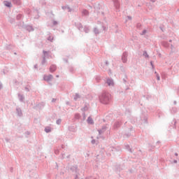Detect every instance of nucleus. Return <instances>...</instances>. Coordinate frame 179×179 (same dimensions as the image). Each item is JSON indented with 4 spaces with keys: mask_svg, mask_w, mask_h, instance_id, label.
I'll return each mask as SVG.
<instances>
[{
    "mask_svg": "<svg viewBox=\"0 0 179 179\" xmlns=\"http://www.w3.org/2000/svg\"><path fill=\"white\" fill-rule=\"evenodd\" d=\"M99 99L102 104H108L110 103V100H111V94L106 91H103L99 95Z\"/></svg>",
    "mask_w": 179,
    "mask_h": 179,
    "instance_id": "nucleus-1",
    "label": "nucleus"
},
{
    "mask_svg": "<svg viewBox=\"0 0 179 179\" xmlns=\"http://www.w3.org/2000/svg\"><path fill=\"white\" fill-rule=\"evenodd\" d=\"M121 125H122V120H117L113 124V129L117 131L119 128H121Z\"/></svg>",
    "mask_w": 179,
    "mask_h": 179,
    "instance_id": "nucleus-2",
    "label": "nucleus"
},
{
    "mask_svg": "<svg viewBox=\"0 0 179 179\" xmlns=\"http://www.w3.org/2000/svg\"><path fill=\"white\" fill-rule=\"evenodd\" d=\"M122 61L124 64L128 61V52H124L122 55Z\"/></svg>",
    "mask_w": 179,
    "mask_h": 179,
    "instance_id": "nucleus-3",
    "label": "nucleus"
},
{
    "mask_svg": "<svg viewBox=\"0 0 179 179\" xmlns=\"http://www.w3.org/2000/svg\"><path fill=\"white\" fill-rule=\"evenodd\" d=\"M52 79H54V76L51 74L43 76V80H45L46 82H50V80H52Z\"/></svg>",
    "mask_w": 179,
    "mask_h": 179,
    "instance_id": "nucleus-4",
    "label": "nucleus"
},
{
    "mask_svg": "<svg viewBox=\"0 0 179 179\" xmlns=\"http://www.w3.org/2000/svg\"><path fill=\"white\" fill-rule=\"evenodd\" d=\"M108 129L107 125L102 126L101 129H98V132L99 135H101L102 134H104L105 131H106Z\"/></svg>",
    "mask_w": 179,
    "mask_h": 179,
    "instance_id": "nucleus-5",
    "label": "nucleus"
},
{
    "mask_svg": "<svg viewBox=\"0 0 179 179\" xmlns=\"http://www.w3.org/2000/svg\"><path fill=\"white\" fill-rule=\"evenodd\" d=\"M114 6L117 10H120V1L118 0H112Z\"/></svg>",
    "mask_w": 179,
    "mask_h": 179,
    "instance_id": "nucleus-6",
    "label": "nucleus"
},
{
    "mask_svg": "<svg viewBox=\"0 0 179 179\" xmlns=\"http://www.w3.org/2000/svg\"><path fill=\"white\" fill-rule=\"evenodd\" d=\"M50 72H51V73L55 72L57 71V65L55 64H52L50 66Z\"/></svg>",
    "mask_w": 179,
    "mask_h": 179,
    "instance_id": "nucleus-7",
    "label": "nucleus"
},
{
    "mask_svg": "<svg viewBox=\"0 0 179 179\" xmlns=\"http://www.w3.org/2000/svg\"><path fill=\"white\" fill-rule=\"evenodd\" d=\"M75 26L80 31L83 29V25L80 22H78V23L75 22Z\"/></svg>",
    "mask_w": 179,
    "mask_h": 179,
    "instance_id": "nucleus-8",
    "label": "nucleus"
},
{
    "mask_svg": "<svg viewBox=\"0 0 179 179\" xmlns=\"http://www.w3.org/2000/svg\"><path fill=\"white\" fill-rule=\"evenodd\" d=\"M18 99L21 103H23L24 101V95L20 93L17 94Z\"/></svg>",
    "mask_w": 179,
    "mask_h": 179,
    "instance_id": "nucleus-9",
    "label": "nucleus"
},
{
    "mask_svg": "<svg viewBox=\"0 0 179 179\" xmlns=\"http://www.w3.org/2000/svg\"><path fill=\"white\" fill-rule=\"evenodd\" d=\"M17 114L18 117H22L23 116V112H22V108H16Z\"/></svg>",
    "mask_w": 179,
    "mask_h": 179,
    "instance_id": "nucleus-10",
    "label": "nucleus"
},
{
    "mask_svg": "<svg viewBox=\"0 0 179 179\" xmlns=\"http://www.w3.org/2000/svg\"><path fill=\"white\" fill-rule=\"evenodd\" d=\"M62 9H63V10H68V12H72V10H73V9L71 8V7H69V6H63L62 7Z\"/></svg>",
    "mask_w": 179,
    "mask_h": 179,
    "instance_id": "nucleus-11",
    "label": "nucleus"
},
{
    "mask_svg": "<svg viewBox=\"0 0 179 179\" xmlns=\"http://www.w3.org/2000/svg\"><path fill=\"white\" fill-rule=\"evenodd\" d=\"M81 13L82 16H89L90 15L89 10H87V9H83Z\"/></svg>",
    "mask_w": 179,
    "mask_h": 179,
    "instance_id": "nucleus-12",
    "label": "nucleus"
},
{
    "mask_svg": "<svg viewBox=\"0 0 179 179\" xmlns=\"http://www.w3.org/2000/svg\"><path fill=\"white\" fill-rule=\"evenodd\" d=\"M106 83L108 85V86H114V80H113V79L108 78Z\"/></svg>",
    "mask_w": 179,
    "mask_h": 179,
    "instance_id": "nucleus-13",
    "label": "nucleus"
},
{
    "mask_svg": "<svg viewBox=\"0 0 179 179\" xmlns=\"http://www.w3.org/2000/svg\"><path fill=\"white\" fill-rule=\"evenodd\" d=\"M25 29L27 31H34V28H33V26H31V25H27L25 27Z\"/></svg>",
    "mask_w": 179,
    "mask_h": 179,
    "instance_id": "nucleus-14",
    "label": "nucleus"
},
{
    "mask_svg": "<svg viewBox=\"0 0 179 179\" xmlns=\"http://www.w3.org/2000/svg\"><path fill=\"white\" fill-rule=\"evenodd\" d=\"M50 52H51L50 50L48 51L43 50V57H45V58H49Z\"/></svg>",
    "mask_w": 179,
    "mask_h": 179,
    "instance_id": "nucleus-15",
    "label": "nucleus"
},
{
    "mask_svg": "<svg viewBox=\"0 0 179 179\" xmlns=\"http://www.w3.org/2000/svg\"><path fill=\"white\" fill-rule=\"evenodd\" d=\"M161 44L163 47H165V48H169L170 47V43L167 41H162Z\"/></svg>",
    "mask_w": 179,
    "mask_h": 179,
    "instance_id": "nucleus-16",
    "label": "nucleus"
},
{
    "mask_svg": "<svg viewBox=\"0 0 179 179\" xmlns=\"http://www.w3.org/2000/svg\"><path fill=\"white\" fill-rule=\"evenodd\" d=\"M87 124H90V125H93L94 124V121L92 118V117H88L87 120Z\"/></svg>",
    "mask_w": 179,
    "mask_h": 179,
    "instance_id": "nucleus-17",
    "label": "nucleus"
},
{
    "mask_svg": "<svg viewBox=\"0 0 179 179\" xmlns=\"http://www.w3.org/2000/svg\"><path fill=\"white\" fill-rule=\"evenodd\" d=\"M3 3H4L5 6H6L7 8H12V3H10L8 1H4Z\"/></svg>",
    "mask_w": 179,
    "mask_h": 179,
    "instance_id": "nucleus-18",
    "label": "nucleus"
},
{
    "mask_svg": "<svg viewBox=\"0 0 179 179\" xmlns=\"http://www.w3.org/2000/svg\"><path fill=\"white\" fill-rule=\"evenodd\" d=\"M13 3L19 6L20 5H22V1L20 0H13Z\"/></svg>",
    "mask_w": 179,
    "mask_h": 179,
    "instance_id": "nucleus-19",
    "label": "nucleus"
},
{
    "mask_svg": "<svg viewBox=\"0 0 179 179\" xmlns=\"http://www.w3.org/2000/svg\"><path fill=\"white\" fill-rule=\"evenodd\" d=\"M85 33H89V31H90V29L89 28L88 26H85L84 27V29H83Z\"/></svg>",
    "mask_w": 179,
    "mask_h": 179,
    "instance_id": "nucleus-20",
    "label": "nucleus"
},
{
    "mask_svg": "<svg viewBox=\"0 0 179 179\" xmlns=\"http://www.w3.org/2000/svg\"><path fill=\"white\" fill-rule=\"evenodd\" d=\"M94 33L97 36V34H100V31H99V29L97 27L94 28Z\"/></svg>",
    "mask_w": 179,
    "mask_h": 179,
    "instance_id": "nucleus-21",
    "label": "nucleus"
},
{
    "mask_svg": "<svg viewBox=\"0 0 179 179\" xmlns=\"http://www.w3.org/2000/svg\"><path fill=\"white\" fill-rule=\"evenodd\" d=\"M125 148L127 149V150H128L129 152H130V153H132V148H131V147L129 146V145H125Z\"/></svg>",
    "mask_w": 179,
    "mask_h": 179,
    "instance_id": "nucleus-22",
    "label": "nucleus"
},
{
    "mask_svg": "<svg viewBox=\"0 0 179 179\" xmlns=\"http://www.w3.org/2000/svg\"><path fill=\"white\" fill-rule=\"evenodd\" d=\"M45 132H46V134H48V133L51 132V127H46L45 128Z\"/></svg>",
    "mask_w": 179,
    "mask_h": 179,
    "instance_id": "nucleus-23",
    "label": "nucleus"
},
{
    "mask_svg": "<svg viewBox=\"0 0 179 179\" xmlns=\"http://www.w3.org/2000/svg\"><path fill=\"white\" fill-rule=\"evenodd\" d=\"M143 56L145 57V58H149V55H148V52L146 50L143 51Z\"/></svg>",
    "mask_w": 179,
    "mask_h": 179,
    "instance_id": "nucleus-24",
    "label": "nucleus"
},
{
    "mask_svg": "<svg viewBox=\"0 0 179 179\" xmlns=\"http://www.w3.org/2000/svg\"><path fill=\"white\" fill-rule=\"evenodd\" d=\"M22 17H23V15L22 14H18L17 16H16V20H20L22 19Z\"/></svg>",
    "mask_w": 179,
    "mask_h": 179,
    "instance_id": "nucleus-25",
    "label": "nucleus"
},
{
    "mask_svg": "<svg viewBox=\"0 0 179 179\" xmlns=\"http://www.w3.org/2000/svg\"><path fill=\"white\" fill-rule=\"evenodd\" d=\"M78 99H80V95H79V94L76 93L74 96L75 101H76L78 100Z\"/></svg>",
    "mask_w": 179,
    "mask_h": 179,
    "instance_id": "nucleus-26",
    "label": "nucleus"
},
{
    "mask_svg": "<svg viewBox=\"0 0 179 179\" xmlns=\"http://www.w3.org/2000/svg\"><path fill=\"white\" fill-rule=\"evenodd\" d=\"M142 121H144L145 124H148V117L146 116H144L141 117Z\"/></svg>",
    "mask_w": 179,
    "mask_h": 179,
    "instance_id": "nucleus-27",
    "label": "nucleus"
},
{
    "mask_svg": "<svg viewBox=\"0 0 179 179\" xmlns=\"http://www.w3.org/2000/svg\"><path fill=\"white\" fill-rule=\"evenodd\" d=\"M47 40H48V41H51V43H52V41L54 40V36H49L48 37Z\"/></svg>",
    "mask_w": 179,
    "mask_h": 179,
    "instance_id": "nucleus-28",
    "label": "nucleus"
},
{
    "mask_svg": "<svg viewBox=\"0 0 179 179\" xmlns=\"http://www.w3.org/2000/svg\"><path fill=\"white\" fill-rule=\"evenodd\" d=\"M69 72H71V73H73V71H75V69H73V67H72V66H69Z\"/></svg>",
    "mask_w": 179,
    "mask_h": 179,
    "instance_id": "nucleus-29",
    "label": "nucleus"
},
{
    "mask_svg": "<svg viewBox=\"0 0 179 179\" xmlns=\"http://www.w3.org/2000/svg\"><path fill=\"white\" fill-rule=\"evenodd\" d=\"M45 62H47V60L45 59V57H43V60L41 62V65H45Z\"/></svg>",
    "mask_w": 179,
    "mask_h": 179,
    "instance_id": "nucleus-30",
    "label": "nucleus"
},
{
    "mask_svg": "<svg viewBox=\"0 0 179 179\" xmlns=\"http://www.w3.org/2000/svg\"><path fill=\"white\" fill-rule=\"evenodd\" d=\"M75 118H76V120H79L80 118V114L76 113L75 115Z\"/></svg>",
    "mask_w": 179,
    "mask_h": 179,
    "instance_id": "nucleus-31",
    "label": "nucleus"
},
{
    "mask_svg": "<svg viewBox=\"0 0 179 179\" xmlns=\"http://www.w3.org/2000/svg\"><path fill=\"white\" fill-rule=\"evenodd\" d=\"M95 79H96L97 83H99V82H100V80H101V78L99 76H96Z\"/></svg>",
    "mask_w": 179,
    "mask_h": 179,
    "instance_id": "nucleus-32",
    "label": "nucleus"
},
{
    "mask_svg": "<svg viewBox=\"0 0 179 179\" xmlns=\"http://www.w3.org/2000/svg\"><path fill=\"white\" fill-rule=\"evenodd\" d=\"M61 122H62V120H61V119H58L56 121V124H57V125H61Z\"/></svg>",
    "mask_w": 179,
    "mask_h": 179,
    "instance_id": "nucleus-33",
    "label": "nucleus"
},
{
    "mask_svg": "<svg viewBox=\"0 0 179 179\" xmlns=\"http://www.w3.org/2000/svg\"><path fill=\"white\" fill-rule=\"evenodd\" d=\"M82 110L83 111H87V110H89V108L87 107V106L85 105Z\"/></svg>",
    "mask_w": 179,
    "mask_h": 179,
    "instance_id": "nucleus-34",
    "label": "nucleus"
},
{
    "mask_svg": "<svg viewBox=\"0 0 179 179\" xmlns=\"http://www.w3.org/2000/svg\"><path fill=\"white\" fill-rule=\"evenodd\" d=\"M125 78H123L124 83H127V79H128V76H127V74H124Z\"/></svg>",
    "mask_w": 179,
    "mask_h": 179,
    "instance_id": "nucleus-35",
    "label": "nucleus"
},
{
    "mask_svg": "<svg viewBox=\"0 0 179 179\" xmlns=\"http://www.w3.org/2000/svg\"><path fill=\"white\" fill-rule=\"evenodd\" d=\"M147 31H148L146 29L143 30L142 33L141 34V36H145V34H146Z\"/></svg>",
    "mask_w": 179,
    "mask_h": 179,
    "instance_id": "nucleus-36",
    "label": "nucleus"
},
{
    "mask_svg": "<svg viewBox=\"0 0 179 179\" xmlns=\"http://www.w3.org/2000/svg\"><path fill=\"white\" fill-rule=\"evenodd\" d=\"M55 155H59V149H55Z\"/></svg>",
    "mask_w": 179,
    "mask_h": 179,
    "instance_id": "nucleus-37",
    "label": "nucleus"
},
{
    "mask_svg": "<svg viewBox=\"0 0 179 179\" xmlns=\"http://www.w3.org/2000/svg\"><path fill=\"white\" fill-rule=\"evenodd\" d=\"M136 27L137 29H141V27H142V24L141 23H138Z\"/></svg>",
    "mask_w": 179,
    "mask_h": 179,
    "instance_id": "nucleus-38",
    "label": "nucleus"
},
{
    "mask_svg": "<svg viewBox=\"0 0 179 179\" xmlns=\"http://www.w3.org/2000/svg\"><path fill=\"white\" fill-rule=\"evenodd\" d=\"M52 24H53L54 26H57V25L58 24V22H57L56 20H54V21L52 22Z\"/></svg>",
    "mask_w": 179,
    "mask_h": 179,
    "instance_id": "nucleus-39",
    "label": "nucleus"
},
{
    "mask_svg": "<svg viewBox=\"0 0 179 179\" xmlns=\"http://www.w3.org/2000/svg\"><path fill=\"white\" fill-rule=\"evenodd\" d=\"M171 111H172L173 113H177V108H173L172 110H171Z\"/></svg>",
    "mask_w": 179,
    "mask_h": 179,
    "instance_id": "nucleus-40",
    "label": "nucleus"
},
{
    "mask_svg": "<svg viewBox=\"0 0 179 179\" xmlns=\"http://www.w3.org/2000/svg\"><path fill=\"white\" fill-rule=\"evenodd\" d=\"M34 13H36V15H38V13H40V12L38 11V10L35 9L34 11Z\"/></svg>",
    "mask_w": 179,
    "mask_h": 179,
    "instance_id": "nucleus-41",
    "label": "nucleus"
},
{
    "mask_svg": "<svg viewBox=\"0 0 179 179\" xmlns=\"http://www.w3.org/2000/svg\"><path fill=\"white\" fill-rule=\"evenodd\" d=\"M61 159H62V160H64V159H65V153H62Z\"/></svg>",
    "mask_w": 179,
    "mask_h": 179,
    "instance_id": "nucleus-42",
    "label": "nucleus"
},
{
    "mask_svg": "<svg viewBox=\"0 0 179 179\" xmlns=\"http://www.w3.org/2000/svg\"><path fill=\"white\" fill-rule=\"evenodd\" d=\"M156 78L157 80H160V76L159 74L156 75Z\"/></svg>",
    "mask_w": 179,
    "mask_h": 179,
    "instance_id": "nucleus-43",
    "label": "nucleus"
},
{
    "mask_svg": "<svg viewBox=\"0 0 179 179\" xmlns=\"http://www.w3.org/2000/svg\"><path fill=\"white\" fill-rule=\"evenodd\" d=\"M150 65H151L152 69H155V65H153V62H150Z\"/></svg>",
    "mask_w": 179,
    "mask_h": 179,
    "instance_id": "nucleus-44",
    "label": "nucleus"
},
{
    "mask_svg": "<svg viewBox=\"0 0 179 179\" xmlns=\"http://www.w3.org/2000/svg\"><path fill=\"white\" fill-rule=\"evenodd\" d=\"M91 143H92V145H94V143H96V140H92Z\"/></svg>",
    "mask_w": 179,
    "mask_h": 179,
    "instance_id": "nucleus-45",
    "label": "nucleus"
},
{
    "mask_svg": "<svg viewBox=\"0 0 179 179\" xmlns=\"http://www.w3.org/2000/svg\"><path fill=\"white\" fill-rule=\"evenodd\" d=\"M57 101V99L53 98L52 99V103H55Z\"/></svg>",
    "mask_w": 179,
    "mask_h": 179,
    "instance_id": "nucleus-46",
    "label": "nucleus"
},
{
    "mask_svg": "<svg viewBox=\"0 0 179 179\" xmlns=\"http://www.w3.org/2000/svg\"><path fill=\"white\" fill-rule=\"evenodd\" d=\"M24 89H25V90H26L27 92H30V90H29V87H25Z\"/></svg>",
    "mask_w": 179,
    "mask_h": 179,
    "instance_id": "nucleus-47",
    "label": "nucleus"
},
{
    "mask_svg": "<svg viewBox=\"0 0 179 179\" xmlns=\"http://www.w3.org/2000/svg\"><path fill=\"white\" fill-rule=\"evenodd\" d=\"M2 87H3L2 83H0V90H2Z\"/></svg>",
    "mask_w": 179,
    "mask_h": 179,
    "instance_id": "nucleus-48",
    "label": "nucleus"
},
{
    "mask_svg": "<svg viewBox=\"0 0 179 179\" xmlns=\"http://www.w3.org/2000/svg\"><path fill=\"white\" fill-rule=\"evenodd\" d=\"M105 65H106V66H108V61L106 60V61L105 62Z\"/></svg>",
    "mask_w": 179,
    "mask_h": 179,
    "instance_id": "nucleus-49",
    "label": "nucleus"
},
{
    "mask_svg": "<svg viewBox=\"0 0 179 179\" xmlns=\"http://www.w3.org/2000/svg\"><path fill=\"white\" fill-rule=\"evenodd\" d=\"M34 68H35V69H38V66L37 64H35V65H34Z\"/></svg>",
    "mask_w": 179,
    "mask_h": 179,
    "instance_id": "nucleus-50",
    "label": "nucleus"
},
{
    "mask_svg": "<svg viewBox=\"0 0 179 179\" xmlns=\"http://www.w3.org/2000/svg\"><path fill=\"white\" fill-rule=\"evenodd\" d=\"M126 135V136L127 137V138H129V136H131V134H125Z\"/></svg>",
    "mask_w": 179,
    "mask_h": 179,
    "instance_id": "nucleus-51",
    "label": "nucleus"
},
{
    "mask_svg": "<svg viewBox=\"0 0 179 179\" xmlns=\"http://www.w3.org/2000/svg\"><path fill=\"white\" fill-rule=\"evenodd\" d=\"M127 17H128L129 20H132V17H131V16H127Z\"/></svg>",
    "mask_w": 179,
    "mask_h": 179,
    "instance_id": "nucleus-52",
    "label": "nucleus"
},
{
    "mask_svg": "<svg viewBox=\"0 0 179 179\" xmlns=\"http://www.w3.org/2000/svg\"><path fill=\"white\" fill-rule=\"evenodd\" d=\"M67 159H71V155L66 156Z\"/></svg>",
    "mask_w": 179,
    "mask_h": 179,
    "instance_id": "nucleus-53",
    "label": "nucleus"
},
{
    "mask_svg": "<svg viewBox=\"0 0 179 179\" xmlns=\"http://www.w3.org/2000/svg\"><path fill=\"white\" fill-rule=\"evenodd\" d=\"M30 12H31L30 9H28V10H27V13H28V15L30 14Z\"/></svg>",
    "mask_w": 179,
    "mask_h": 179,
    "instance_id": "nucleus-54",
    "label": "nucleus"
},
{
    "mask_svg": "<svg viewBox=\"0 0 179 179\" xmlns=\"http://www.w3.org/2000/svg\"><path fill=\"white\" fill-rule=\"evenodd\" d=\"M62 149H65V145H62Z\"/></svg>",
    "mask_w": 179,
    "mask_h": 179,
    "instance_id": "nucleus-55",
    "label": "nucleus"
},
{
    "mask_svg": "<svg viewBox=\"0 0 179 179\" xmlns=\"http://www.w3.org/2000/svg\"><path fill=\"white\" fill-rule=\"evenodd\" d=\"M173 163L177 164V160H176V159H174V160H173Z\"/></svg>",
    "mask_w": 179,
    "mask_h": 179,
    "instance_id": "nucleus-56",
    "label": "nucleus"
},
{
    "mask_svg": "<svg viewBox=\"0 0 179 179\" xmlns=\"http://www.w3.org/2000/svg\"><path fill=\"white\" fill-rule=\"evenodd\" d=\"M25 134H27V135H30V132L27 131Z\"/></svg>",
    "mask_w": 179,
    "mask_h": 179,
    "instance_id": "nucleus-57",
    "label": "nucleus"
},
{
    "mask_svg": "<svg viewBox=\"0 0 179 179\" xmlns=\"http://www.w3.org/2000/svg\"><path fill=\"white\" fill-rule=\"evenodd\" d=\"M50 13L52 14V15L55 16L54 13H52V11H50Z\"/></svg>",
    "mask_w": 179,
    "mask_h": 179,
    "instance_id": "nucleus-58",
    "label": "nucleus"
},
{
    "mask_svg": "<svg viewBox=\"0 0 179 179\" xmlns=\"http://www.w3.org/2000/svg\"><path fill=\"white\" fill-rule=\"evenodd\" d=\"M173 104H177V101H173Z\"/></svg>",
    "mask_w": 179,
    "mask_h": 179,
    "instance_id": "nucleus-59",
    "label": "nucleus"
},
{
    "mask_svg": "<svg viewBox=\"0 0 179 179\" xmlns=\"http://www.w3.org/2000/svg\"><path fill=\"white\" fill-rule=\"evenodd\" d=\"M151 2H156V0H150Z\"/></svg>",
    "mask_w": 179,
    "mask_h": 179,
    "instance_id": "nucleus-60",
    "label": "nucleus"
},
{
    "mask_svg": "<svg viewBox=\"0 0 179 179\" xmlns=\"http://www.w3.org/2000/svg\"><path fill=\"white\" fill-rule=\"evenodd\" d=\"M175 156H178V153H175Z\"/></svg>",
    "mask_w": 179,
    "mask_h": 179,
    "instance_id": "nucleus-61",
    "label": "nucleus"
},
{
    "mask_svg": "<svg viewBox=\"0 0 179 179\" xmlns=\"http://www.w3.org/2000/svg\"><path fill=\"white\" fill-rule=\"evenodd\" d=\"M6 142H9V139L6 138Z\"/></svg>",
    "mask_w": 179,
    "mask_h": 179,
    "instance_id": "nucleus-62",
    "label": "nucleus"
},
{
    "mask_svg": "<svg viewBox=\"0 0 179 179\" xmlns=\"http://www.w3.org/2000/svg\"><path fill=\"white\" fill-rule=\"evenodd\" d=\"M173 47H174L173 45H171V48H173Z\"/></svg>",
    "mask_w": 179,
    "mask_h": 179,
    "instance_id": "nucleus-63",
    "label": "nucleus"
},
{
    "mask_svg": "<svg viewBox=\"0 0 179 179\" xmlns=\"http://www.w3.org/2000/svg\"><path fill=\"white\" fill-rule=\"evenodd\" d=\"M178 94H179V87H178Z\"/></svg>",
    "mask_w": 179,
    "mask_h": 179,
    "instance_id": "nucleus-64",
    "label": "nucleus"
}]
</instances>
